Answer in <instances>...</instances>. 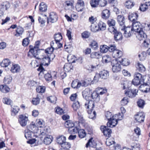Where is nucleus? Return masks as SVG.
<instances>
[{
  "mask_svg": "<svg viewBox=\"0 0 150 150\" xmlns=\"http://www.w3.org/2000/svg\"><path fill=\"white\" fill-rule=\"evenodd\" d=\"M79 128L78 131L77 132L78 133L79 137L81 138H84L86 135V132L84 129H80L79 130Z\"/></svg>",
  "mask_w": 150,
  "mask_h": 150,
  "instance_id": "nucleus-45",
  "label": "nucleus"
},
{
  "mask_svg": "<svg viewBox=\"0 0 150 150\" xmlns=\"http://www.w3.org/2000/svg\"><path fill=\"white\" fill-rule=\"evenodd\" d=\"M150 6L149 2L146 3L145 4H142L139 8L140 10L142 11H144L146 10L148 8V6Z\"/></svg>",
  "mask_w": 150,
  "mask_h": 150,
  "instance_id": "nucleus-40",
  "label": "nucleus"
},
{
  "mask_svg": "<svg viewBox=\"0 0 150 150\" xmlns=\"http://www.w3.org/2000/svg\"><path fill=\"white\" fill-rule=\"evenodd\" d=\"M144 115L142 112L138 113L134 116L135 120L137 122H139L144 121Z\"/></svg>",
  "mask_w": 150,
  "mask_h": 150,
  "instance_id": "nucleus-17",
  "label": "nucleus"
},
{
  "mask_svg": "<svg viewBox=\"0 0 150 150\" xmlns=\"http://www.w3.org/2000/svg\"><path fill=\"white\" fill-rule=\"evenodd\" d=\"M29 129V135H30V138L35 136V133L38 129V127L35 125V122H31L30 125Z\"/></svg>",
  "mask_w": 150,
  "mask_h": 150,
  "instance_id": "nucleus-8",
  "label": "nucleus"
},
{
  "mask_svg": "<svg viewBox=\"0 0 150 150\" xmlns=\"http://www.w3.org/2000/svg\"><path fill=\"white\" fill-rule=\"evenodd\" d=\"M114 34V38L117 41L122 39V36L121 33L118 32L117 31V32H115Z\"/></svg>",
  "mask_w": 150,
  "mask_h": 150,
  "instance_id": "nucleus-43",
  "label": "nucleus"
},
{
  "mask_svg": "<svg viewBox=\"0 0 150 150\" xmlns=\"http://www.w3.org/2000/svg\"><path fill=\"white\" fill-rule=\"evenodd\" d=\"M94 106V101L89 99L86 100L85 104V107L88 110H93Z\"/></svg>",
  "mask_w": 150,
  "mask_h": 150,
  "instance_id": "nucleus-12",
  "label": "nucleus"
},
{
  "mask_svg": "<svg viewBox=\"0 0 150 150\" xmlns=\"http://www.w3.org/2000/svg\"><path fill=\"white\" fill-rule=\"evenodd\" d=\"M143 40V42L142 43L143 46L146 47H148L150 46V40L146 38Z\"/></svg>",
  "mask_w": 150,
  "mask_h": 150,
  "instance_id": "nucleus-53",
  "label": "nucleus"
},
{
  "mask_svg": "<svg viewBox=\"0 0 150 150\" xmlns=\"http://www.w3.org/2000/svg\"><path fill=\"white\" fill-rule=\"evenodd\" d=\"M31 102L34 105H37L40 102V99L37 96L36 98H34L32 100Z\"/></svg>",
  "mask_w": 150,
  "mask_h": 150,
  "instance_id": "nucleus-61",
  "label": "nucleus"
},
{
  "mask_svg": "<svg viewBox=\"0 0 150 150\" xmlns=\"http://www.w3.org/2000/svg\"><path fill=\"white\" fill-rule=\"evenodd\" d=\"M100 50L101 52L105 53L108 50V46L106 45H102L100 47Z\"/></svg>",
  "mask_w": 150,
  "mask_h": 150,
  "instance_id": "nucleus-52",
  "label": "nucleus"
},
{
  "mask_svg": "<svg viewBox=\"0 0 150 150\" xmlns=\"http://www.w3.org/2000/svg\"><path fill=\"white\" fill-rule=\"evenodd\" d=\"M111 64L112 67V70L113 72L117 73L120 71L121 67L120 62L114 59L112 60Z\"/></svg>",
  "mask_w": 150,
  "mask_h": 150,
  "instance_id": "nucleus-4",
  "label": "nucleus"
},
{
  "mask_svg": "<svg viewBox=\"0 0 150 150\" xmlns=\"http://www.w3.org/2000/svg\"><path fill=\"white\" fill-rule=\"evenodd\" d=\"M21 70V68L18 64H13L11 67L10 71L13 73L18 72Z\"/></svg>",
  "mask_w": 150,
  "mask_h": 150,
  "instance_id": "nucleus-20",
  "label": "nucleus"
},
{
  "mask_svg": "<svg viewBox=\"0 0 150 150\" xmlns=\"http://www.w3.org/2000/svg\"><path fill=\"white\" fill-rule=\"evenodd\" d=\"M66 140V138L63 136H59L57 137V143L61 145Z\"/></svg>",
  "mask_w": 150,
  "mask_h": 150,
  "instance_id": "nucleus-31",
  "label": "nucleus"
},
{
  "mask_svg": "<svg viewBox=\"0 0 150 150\" xmlns=\"http://www.w3.org/2000/svg\"><path fill=\"white\" fill-rule=\"evenodd\" d=\"M138 90L136 89H128L127 91H126L125 94L129 97L133 98L135 97L138 92Z\"/></svg>",
  "mask_w": 150,
  "mask_h": 150,
  "instance_id": "nucleus-11",
  "label": "nucleus"
},
{
  "mask_svg": "<svg viewBox=\"0 0 150 150\" xmlns=\"http://www.w3.org/2000/svg\"><path fill=\"white\" fill-rule=\"evenodd\" d=\"M28 115L27 113L19 115L18 121L21 125L25 126L27 124L28 120Z\"/></svg>",
  "mask_w": 150,
  "mask_h": 150,
  "instance_id": "nucleus-6",
  "label": "nucleus"
},
{
  "mask_svg": "<svg viewBox=\"0 0 150 150\" xmlns=\"http://www.w3.org/2000/svg\"><path fill=\"white\" fill-rule=\"evenodd\" d=\"M91 30L94 32H96L99 31L98 26L97 25L93 24L91 25Z\"/></svg>",
  "mask_w": 150,
  "mask_h": 150,
  "instance_id": "nucleus-63",
  "label": "nucleus"
},
{
  "mask_svg": "<svg viewBox=\"0 0 150 150\" xmlns=\"http://www.w3.org/2000/svg\"><path fill=\"white\" fill-rule=\"evenodd\" d=\"M23 31V28L20 27H18L16 30V34L15 35L16 36H18L22 35Z\"/></svg>",
  "mask_w": 150,
  "mask_h": 150,
  "instance_id": "nucleus-58",
  "label": "nucleus"
},
{
  "mask_svg": "<svg viewBox=\"0 0 150 150\" xmlns=\"http://www.w3.org/2000/svg\"><path fill=\"white\" fill-rule=\"evenodd\" d=\"M64 125L65 127L69 128V132L71 133H75L77 132L79 128L75 126V125L72 121L70 120L65 122Z\"/></svg>",
  "mask_w": 150,
  "mask_h": 150,
  "instance_id": "nucleus-3",
  "label": "nucleus"
},
{
  "mask_svg": "<svg viewBox=\"0 0 150 150\" xmlns=\"http://www.w3.org/2000/svg\"><path fill=\"white\" fill-rule=\"evenodd\" d=\"M61 145V147L64 149H68L70 147V144L66 141Z\"/></svg>",
  "mask_w": 150,
  "mask_h": 150,
  "instance_id": "nucleus-64",
  "label": "nucleus"
},
{
  "mask_svg": "<svg viewBox=\"0 0 150 150\" xmlns=\"http://www.w3.org/2000/svg\"><path fill=\"white\" fill-rule=\"evenodd\" d=\"M99 31H103L106 29V24L101 21H100L98 23Z\"/></svg>",
  "mask_w": 150,
  "mask_h": 150,
  "instance_id": "nucleus-28",
  "label": "nucleus"
},
{
  "mask_svg": "<svg viewBox=\"0 0 150 150\" xmlns=\"http://www.w3.org/2000/svg\"><path fill=\"white\" fill-rule=\"evenodd\" d=\"M39 6V10L40 11H45L47 10V6L43 2L41 3Z\"/></svg>",
  "mask_w": 150,
  "mask_h": 150,
  "instance_id": "nucleus-48",
  "label": "nucleus"
},
{
  "mask_svg": "<svg viewBox=\"0 0 150 150\" xmlns=\"http://www.w3.org/2000/svg\"><path fill=\"white\" fill-rule=\"evenodd\" d=\"M44 52L43 50H37L34 48L30 49L29 52L31 53L34 57L38 59L41 58L42 54L44 53Z\"/></svg>",
  "mask_w": 150,
  "mask_h": 150,
  "instance_id": "nucleus-5",
  "label": "nucleus"
},
{
  "mask_svg": "<svg viewBox=\"0 0 150 150\" xmlns=\"http://www.w3.org/2000/svg\"><path fill=\"white\" fill-rule=\"evenodd\" d=\"M54 38L55 42H59L62 39V36L60 33H59L54 35Z\"/></svg>",
  "mask_w": 150,
  "mask_h": 150,
  "instance_id": "nucleus-56",
  "label": "nucleus"
},
{
  "mask_svg": "<svg viewBox=\"0 0 150 150\" xmlns=\"http://www.w3.org/2000/svg\"><path fill=\"white\" fill-rule=\"evenodd\" d=\"M132 29L134 31L136 32H138V31L142 29L141 23L137 21L132 22Z\"/></svg>",
  "mask_w": 150,
  "mask_h": 150,
  "instance_id": "nucleus-10",
  "label": "nucleus"
},
{
  "mask_svg": "<svg viewBox=\"0 0 150 150\" xmlns=\"http://www.w3.org/2000/svg\"><path fill=\"white\" fill-rule=\"evenodd\" d=\"M46 71L45 70V71H43V73L42 72L41 74H44V77L46 79V80L47 81H51L52 80V76L51 74H50V73L48 72L47 73H45Z\"/></svg>",
  "mask_w": 150,
  "mask_h": 150,
  "instance_id": "nucleus-34",
  "label": "nucleus"
},
{
  "mask_svg": "<svg viewBox=\"0 0 150 150\" xmlns=\"http://www.w3.org/2000/svg\"><path fill=\"white\" fill-rule=\"evenodd\" d=\"M135 5L134 2L132 0H127L125 3V6L128 9H131Z\"/></svg>",
  "mask_w": 150,
  "mask_h": 150,
  "instance_id": "nucleus-21",
  "label": "nucleus"
},
{
  "mask_svg": "<svg viewBox=\"0 0 150 150\" xmlns=\"http://www.w3.org/2000/svg\"><path fill=\"white\" fill-rule=\"evenodd\" d=\"M9 90L10 88L5 85L0 86V90L3 93H7L9 92Z\"/></svg>",
  "mask_w": 150,
  "mask_h": 150,
  "instance_id": "nucleus-39",
  "label": "nucleus"
},
{
  "mask_svg": "<svg viewBox=\"0 0 150 150\" xmlns=\"http://www.w3.org/2000/svg\"><path fill=\"white\" fill-rule=\"evenodd\" d=\"M137 37L140 40H144L147 38V35L142 30V29L137 32Z\"/></svg>",
  "mask_w": 150,
  "mask_h": 150,
  "instance_id": "nucleus-16",
  "label": "nucleus"
},
{
  "mask_svg": "<svg viewBox=\"0 0 150 150\" xmlns=\"http://www.w3.org/2000/svg\"><path fill=\"white\" fill-rule=\"evenodd\" d=\"M45 87L43 86H40L37 87L36 91L39 93H44L45 90Z\"/></svg>",
  "mask_w": 150,
  "mask_h": 150,
  "instance_id": "nucleus-51",
  "label": "nucleus"
},
{
  "mask_svg": "<svg viewBox=\"0 0 150 150\" xmlns=\"http://www.w3.org/2000/svg\"><path fill=\"white\" fill-rule=\"evenodd\" d=\"M0 6L1 8H3L5 10H7L9 7L10 5L8 2H6L1 4Z\"/></svg>",
  "mask_w": 150,
  "mask_h": 150,
  "instance_id": "nucleus-62",
  "label": "nucleus"
},
{
  "mask_svg": "<svg viewBox=\"0 0 150 150\" xmlns=\"http://www.w3.org/2000/svg\"><path fill=\"white\" fill-rule=\"evenodd\" d=\"M100 129L104 135L106 136L109 137L112 133L111 130L106 126H102L100 127Z\"/></svg>",
  "mask_w": 150,
  "mask_h": 150,
  "instance_id": "nucleus-13",
  "label": "nucleus"
},
{
  "mask_svg": "<svg viewBox=\"0 0 150 150\" xmlns=\"http://www.w3.org/2000/svg\"><path fill=\"white\" fill-rule=\"evenodd\" d=\"M43 54L44 53L42 54L41 58L38 59H40L41 61V64L39 67L37 69L38 71H40V74H41L42 72L43 73V71H45V70L43 69L42 66H48L50 62V59L48 57L44 56Z\"/></svg>",
  "mask_w": 150,
  "mask_h": 150,
  "instance_id": "nucleus-2",
  "label": "nucleus"
},
{
  "mask_svg": "<svg viewBox=\"0 0 150 150\" xmlns=\"http://www.w3.org/2000/svg\"><path fill=\"white\" fill-rule=\"evenodd\" d=\"M84 6L83 1L81 0H79L76 6V9L78 11H83Z\"/></svg>",
  "mask_w": 150,
  "mask_h": 150,
  "instance_id": "nucleus-19",
  "label": "nucleus"
},
{
  "mask_svg": "<svg viewBox=\"0 0 150 150\" xmlns=\"http://www.w3.org/2000/svg\"><path fill=\"white\" fill-rule=\"evenodd\" d=\"M72 107L74 111H77L80 107V105L79 101H76L74 102L73 104Z\"/></svg>",
  "mask_w": 150,
  "mask_h": 150,
  "instance_id": "nucleus-44",
  "label": "nucleus"
},
{
  "mask_svg": "<svg viewBox=\"0 0 150 150\" xmlns=\"http://www.w3.org/2000/svg\"><path fill=\"white\" fill-rule=\"evenodd\" d=\"M53 138L50 135H47L45 137L43 142L46 145L50 144L52 142Z\"/></svg>",
  "mask_w": 150,
  "mask_h": 150,
  "instance_id": "nucleus-25",
  "label": "nucleus"
},
{
  "mask_svg": "<svg viewBox=\"0 0 150 150\" xmlns=\"http://www.w3.org/2000/svg\"><path fill=\"white\" fill-rule=\"evenodd\" d=\"M137 69L139 71L142 72L145 71L146 68L144 66L140 63H138L136 65Z\"/></svg>",
  "mask_w": 150,
  "mask_h": 150,
  "instance_id": "nucleus-37",
  "label": "nucleus"
},
{
  "mask_svg": "<svg viewBox=\"0 0 150 150\" xmlns=\"http://www.w3.org/2000/svg\"><path fill=\"white\" fill-rule=\"evenodd\" d=\"M11 62L8 59H5L3 60L1 64V66L3 67H6L11 64Z\"/></svg>",
  "mask_w": 150,
  "mask_h": 150,
  "instance_id": "nucleus-38",
  "label": "nucleus"
},
{
  "mask_svg": "<svg viewBox=\"0 0 150 150\" xmlns=\"http://www.w3.org/2000/svg\"><path fill=\"white\" fill-rule=\"evenodd\" d=\"M138 17V15L136 13H129L128 16V18L129 20L133 22L136 21V20Z\"/></svg>",
  "mask_w": 150,
  "mask_h": 150,
  "instance_id": "nucleus-24",
  "label": "nucleus"
},
{
  "mask_svg": "<svg viewBox=\"0 0 150 150\" xmlns=\"http://www.w3.org/2000/svg\"><path fill=\"white\" fill-rule=\"evenodd\" d=\"M36 135L35 137H30V135H29V144H30L31 147L33 146H35L36 145L35 142L36 139H35Z\"/></svg>",
  "mask_w": 150,
  "mask_h": 150,
  "instance_id": "nucleus-30",
  "label": "nucleus"
},
{
  "mask_svg": "<svg viewBox=\"0 0 150 150\" xmlns=\"http://www.w3.org/2000/svg\"><path fill=\"white\" fill-rule=\"evenodd\" d=\"M100 78L104 79H107L109 76V74L108 71L106 70H103L99 74Z\"/></svg>",
  "mask_w": 150,
  "mask_h": 150,
  "instance_id": "nucleus-27",
  "label": "nucleus"
},
{
  "mask_svg": "<svg viewBox=\"0 0 150 150\" xmlns=\"http://www.w3.org/2000/svg\"><path fill=\"white\" fill-rule=\"evenodd\" d=\"M111 60V57L109 55H105L103 57L102 61L103 63H107L110 62Z\"/></svg>",
  "mask_w": 150,
  "mask_h": 150,
  "instance_id": "nucleus-41",
  "label": "nucleus"
},
{
  "mask_svg": "<svg viewBox=\"0 0 150 150\" xmlns=\"http://www.w3.org/2000/svg\"><path fill=\"white\" fill-rule=\"evenodd\" d=\"M134 79L132 81V83L134 85L138 86L140 84L141 85L139 86L140 88H142V90L146 93L150 92V85L147 84H144V79L142 75L139 73H136L134 75Z\"/></svg>",
  "mask_w": 150,
  "mask_h": 150,
  "instance_id": "nucleus-1",
  "label": "nucleus"
},
{
  "mask_svg": "<svg viewBox=\"0 0 150 150\" xmlns=\"http://www.w3.org/2000/svg\"><path fill=\"white\" fill-rule=\"evenodd\" d=\"M93 110H88V112L89 115H88L89 118L91 119H94L96 115V113L95 111H92Z\"/></svg>",
  "mask_w": 150,
  "mask_h": 150,
  "instance_id": "nucleus-59",
  "label": "nucleus"
},
{
  "mask_svg": "<svg viewBox=\"0 0 150 150\" xmlns=\"http://www.w3.org/2000/svg\"><path fill=\"white\" fill-rule=\"evenodd\" d=\"M59 42H55L54 43L53 41L52 42L53 44L52 46H54V48L55 50L60 48L62 46V44L59 43Z\"/></svg>",
  "mask_w": 150,
  "mask_h": 150,
  "instance_id": "nucleus-55",
  "label": "nucleus"
},
{
  "mask_svg": "<svg viewBox=\"0 0 150 150\" xmlns=\"http://www.w3.org/2000/svg\"><path fill=\"white\" fill-rule=\"evenodd\" d=\"M96 145V143L93 140V139L91 138L88 141V142L86 144V147H88V146L93 147H95Z\"/></svg>",
  "mask_w": 150,
  "mask_h": 150,
  "instance_id": "nucleus-36",
  "label": "nucleus"
},
{
  "mask_svg": "<svg viewBox=\"0 0 150 150\" xmlns=\"http://www.w3.org/2000/svg\"><path fill=\"white\" fill-rule=\"evenodd\" d=\"M91 92L90 90L88 88H86L82 92V95L83 98L86 100L90 99L91 97L90 96Z\"/></svg>",
  "mask_w": 150,
  "mask_h": 150,
  "instance_id": "nucleus-18",
  "label": "nucleus"
},
{
  "mask_svg": "<svg viewBox=\"0 0 150 150\" xmlns=\"http://www.w3.org/2000/svg\"><path fill=\"white\" fill-rule=\"evenodd\" d=\"M90 4L92 7H97L99 5V1L98 0H91L90 1Z\"/></svg>",
  "mask_w": 150,
  "mask_h": 150,
  "instance_id": "nucleus-49",
  "label": "nucleus"
},
{
  "mask_svg": "<svg viewBox=\"0 0 150 150\" xmlns=\"http://www.w3.org/2000/svg\"><path fill=\"white\" fill-rule=\"evenodd\" d=\"M115 142L114 139L112 138H108L106 139V144L108 146H112L113 145H114Z\"/></svg>",
  "mask_w": 150,
  "mask_h": 150,
  "instance_id": "nucleus-33",
  "label": "nucleus"
},
{
  "mask_svg": "<svg viewBox=\"0 0 150 150\" xmlns=\"http://www.w3.org/2000/svg\"><path fill=\"white\" fill-rule=\"evenodd\" d=\"M101 54L99 52H93L90 55V57L92 58L98 59L101 57Z\"/></svg>",
  "mask_w": 150,
  "mask_h": 150,
  "instance_id": "nucleus-35",
  "label": "nucleus"
},
{
  "mask_svg": "<svg viewBox=\"0 0 150 150\" xmlns=\"http://www.w3.org/2000/svg\"><path fill=\"white\" fill-rule=\"evenodd\" d=\"M87 84L86 82L84 81H74L72 83L71 87L74 88H78L81 86H86Z\"/></svg>",
  "mask_w": 150,
  "mask_h": 150,
  "instance_id": "nucleus-7",
  "label": "nucleus"
},
{
  "mask_svg": "<svg viewBox=\"0 0 150 150\" xmlns=\"http://www.w3.org/2000/svg\"><path fill=\"white\" fill-rule=\"evenodd\" d=\"M146 53L145 52H142L141 54H139V57L140 61H143L144 60L146 57Z\"/></svg>",
  "mask_w": 150,
  "mask_h": 150,
  "instance_id": "nucleus-60",
  "label": "nucleus"
},
{
  "mask_svg": "<svg viewBox=\"0 0 150 150\" xmlns=\"http://www.w3.org/2000/svg\"><path fill=\"white\" fill-rule=\"evenodd\" d=\"M91 98H92L93 100V101H95L96 99H97V100H99V95L97 93L96 91H94L91 94Z\"/></svg>",
  "mask_w": 150,
  "mask_h": 150,
  "instance_id": "nucleus-54",
  "label": "nucleus"
},
{
  "mask_svg": "<svg viewBox=\"0 0 150 150\" xmlns=\"http://www.w3.org/2000/svg\"><path fill=\"white\" fill-rule=\"evenodd\" d=\"M96 91L99 95H102L107 92L106 90L104 89L101 88H97Z\"/></svg>",
  "mask_w": 150,
  "mask_h": 150,
  "instance_id": "nucleus-50",
  "label": "nucleus"
},
{
  "mask_svg": "<svg viewBox=\"0 0 150 150\" xmlns=\"http://www.w3.org/2000/svg\"><path fill=\"white\" fill-rule=\"evenodd\" d=\"M53 44L52 42L51 43V47H49L47 48L45 50H44V53H45L47 54H49L52 53L54 50H55L54 48V46H52Z\"/></svg>",
  "mask_w": 150,
  "mask_h": 150,
  "instance_id": "nucleus-32",
  "label": "nucleus"
},
{
  "mask_svg": "<svg viewBox=\"0 0 150 150\" xmlns=\"http://www.w3.org/2000/svg\"><path fill=\"white\" fill-rule=\"evenodd\" d=\"M110 12L109 10L106 9L103 10L102 13V18L105 19H107L109 17Z\"/></svg>",
  "mask_w": 150,
  "mask_h": 150,
  "instance_id": "nucleus-23",
  "label": "nucleus"
},
{
  "mask_svg": "<svg viewBox=\"0 0 150 150\" xmlns=\"http://www.w3.org/2000/svg\"><path fill=\"white\" fill-rule=\"evenodd\" d=\"M112 118L110 120H109L107 123V125L108 127H115L117 123V118L115 117H112Z\"/></svg>",
  "mask_w": 150,
  "mask_h": 150,
  "instance_id": "nucleus-15",
  "label": "nucleus"
},
{
  "mask_svg": "<svg viewBox=\"0 0 150 150\" xmlns=\"http://www.w3.org/2000/svg\"><path fill=\"white\" fill-rule=\"evenodd\" d=\"M73 66L69 63H66L64 67V69L65 71L68 72L71 69Z\"/></svg>",
  "mask_w": 150,
  "mask_h": 150,
  "instance_id": "nucleus-42",
  "label": "nucleus"
},
{
  "mask_svg": "<svg viewBox=\"0 0 150 150\" xmlns=\"http://www.w3.org/2000/svg\"><path fill=\"white\" fill-rule=\"evenodd\" d=\"M117 21L120 25L123 27L125 26L124 18L121 15H118L117 17Z\"/></svg>",
  "mask_w": 150,
  "mask_h": 150,
  "instance_id": "nucleus-29",
  "label": "nucleus"
},
{
  "mask_svg": "<svg viewBox=\"0 0 150 150\" xmlns=\"http://www.w3.org/2000/svg\"><path fill=\"white\" fill-rule=\"evenodd\" d=\"M67 58L68 61L69 63H74L75 62L76 57L74 56L69 55L67 56Z\"/></svg>",
  "mask_w": 150,
  "mask_h": 150,
  "instance_id": "nucleus-57",
  "label": "nucleus"
},
{
  "mask_svg": "<svg viewBox=\"0 0 150 150\" xmlns=\"http://www.w3.org/2000/svg\"><path fill=\"white\" fill-rule=\"evenodd\" d=\"M58 17L56 14L54 12H51L47 19V23L49 21L52 23L56 22L57 19Z\"/></svg>",
  "mask_w": 150,
  "mask_h": 150,
  "instance_id": "nucleus-14",
  "label": "nucleus"
},
{
  "mask_svg": "<svg viewBox=\"0 0 150 150\" xmlns=\"http://www.w3.org/2000/svg\"><path fill=\"white\" fill-rule=\"evenodd\" d=\"M50 132L48 128L46 127H43L40 129V134L45 137L49 135Z\"/></svg>",
  "mask_w": 150,
  "mask_h": 150,
  "instance_id": "nucleus-22",
  "label": "nucleus"
},
{
  "mask_svg": "<svg viewBox=\"0 0 150 150\" xmlns=\"http://www.w3.org/2000/svg\"><path fill=\"white\" fill-rule=\"evenodd\" d=\"M19 110V108L17 106H14L11 110L12 112L11 115L13 116L15 115L16 114L18 113Z\"/></svg>",
  "mask_w": 150,
  "mask_h": 150,
  "instance_id": "nucleus-47",
  "label": "nucleus"
},
{
  "mask_svg": "<svg viewBox=\"0 0 150 150\" xmlns=\"http://www.w3.org/2000/svg\"><path fill=\"white\" fill-rule=\"evenodd\" d=\"M122 55V52L120 50L117 49L112 53L113 57L115 58H120Z\"/></svg>",
  "mask_w": 150,
  "mask_h": 150,
  "instance_id": "nucleus-26",
  "label": "nucleus"
},
{
  "mask_svg": "<svg viewBox=\"0 0 150 150\" xmlns=\"http://www.w3.org/2000/svg\"><path fill=\"white\" fill-rule=\"evenodd\" d=\"M90 46L94 50H96L98 48V45L95 41H93L91 43Z\"/></svg>",
  "mask_w": 150,
  "mask_h": 150,
  "instance_id": "nucleus-46",
  "label": "nucleus"
},
{
  "mask_svg": "<svg viewBox=\"0 0 150 150\" xmlns=\"http://www.w3.org/2000/svg\"><path fill=\"white\" fill-rule=\"evenodd\" d=\"M121 30H124V35L126 38L130 37L133 34L134 31L131 27H127L124 28H122Z\"/></svg>",
  "mask_w": 150,
  "mask_h": 150,
  "instance_id": "nucleus-9",
  "label": "nucleus"
}]
</instances>
